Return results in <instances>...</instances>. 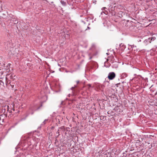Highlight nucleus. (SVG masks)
<instances>
[{"label":"nucleus","instance_id":"nucleus-8","mask_svg":"<svg viewBox=\"0 0 157 157\" xmlns=\"http://www.w3.org/2000/svg\"><path fill=\"white\" fill-rule=\"evenodd\" d=\"M150 38V41H151L152 40H154L155 39V38L154 37H153L151 38Z\"/></svg>","mask_w":157,"mask_h":157},{"label":"nucleus","instance_id":"nucleus-7","mask_svg":"<svg viewBox=\"0 0 157 157\" xmlns=\"http://www.w3.org/2000/svg\"><path fill=\"white\" fill-rule=\"evenodd\" d=\"M127 76V75L125 73H123L121 75V77L122 78H124Z\"/></svg>","mask_w":157,"mask_h":157},{"label":"nucleus","instance_id":"nucleus-11","mask_svg":"<svg viewBox=\"0 0 157 157\" xmlns=\"http://www.w3.org/2000/svg\"><path fill=\"white\" fill-rule=\"evenodd\" d=\"M87 86H88V88H89L90 87H91V85H90V84H88V85H87Z\"/></svg>","mask_w":157,"mask_h":157},{"label":"nucleus","instance_id":"nucleus-5","mask_svg":"<svg viewBox=\"0 0 157 157\" xmlns=\"http://www.w3.org/2000/svg\"><path fill=\"white\" fill-rule=\"evenodd\" d=\"M144 43H145L146 44H147L148 43H151V41H150V38H148L147 39L145 40L144 41Z\"/></svg>","mask_w":157,"mask_h":157},{"label":"nucleus","instance_id":"nucleus-15","mask_svg":"<svg viewBox=\"0 0 157 157\" xmlns=\"http://www.w3.org/2000/svg\"><path fill=\"white\" fill-rule=\"evenodd\" d=\"M119 17H122V16H119Z\"/></svg>","mask_w":157,"mask_h":157},{"label":"nucleus","instance_id":"nucleus-13","mask_svg":"<svg viewBox=\"0 0 157 157\" xmlns=\"http://www.w3.org/2000/svg\"><path fill=\"white\" fill-rule=\"evenodd\" d=\"M105 9V7H103L102 8V10H104Z\"/></svg>","mask_w":157,"mask_h":157},{"label":"nucleus","instance_id":"nucleus-4","mask_svg":"<svg viewBox=\"0 0 157 157\" xmlns=\"http://www.w3.org/2000/svg\"><path fill=\"white\" fill-rule=\"evenodd\" d=\"M144 43H145L146 44H147L148 43H151V41H150V38H148L147 39L145 40L144 41Z\"/></svg>","mask_w":157,"mask_h":157},{"label":"nucleus","instance_id":"nucleus-2","mask_svg":"<svg viewBox=\"0 0 157 157\" xmlns=\"http://www.w3.org/2000/svg\"><path fill=\"white\" fill-rule=\"evenodd\" d=\"M115 77V74L113 72H110L108 75V77L110 80L113 79Z\"/></svg>","mask_w":157,"mask_h":157},{"label":"nucleus","instance_id":"nucleus-17","mask_svg":"<svg viewBox=\"0 0 157 157\" xmlns=\"http://www.w3.org/2000/svg\"><path fill=\"white\" fill-rule=\"evenodd\" d=\"M13 86H14V85H13V86H12V87H13Z\"/></svg>","mask_w":157,"mask_h":157},{"label":"nucleus","instance_id":"nucleus-9","mask_svg":"<svg viewBox=\"0 0 157 157\" xmlns=\"http://www.w3.org/2000/svg\"><path fill=\"white\" fill-rule=\"evenodd\" d=\"M48 121V119H45L44 121V122H43V124H46L47 122Z\"/></svg>","mask_w":157,"mask_h":157},{"label":"nucleus","instance_id":"nucleus-19","mask_svg":"<svg viewBox=\"0 0 157 157\" xmlns=\"http://www.w3.org/2000/svg\"><path fill=\"white\" fill-rule=\"evenodd\" d=\"M88 29H89V27H88Z\"/></svg>","mask_w":157,"mask_h":157},{"label":"nucleus","instance_id":"nucleus-6","mask_svg":"<svg viewBox=\"0 0 157 157\" xmlns=\"http://www.w3.org/2000/svg\"><path fill=\"white\" fill-rule=\"evenodd\" d=\"M60 2L61 4L64 6H66L67 4L66 2H64L63 0H61Z\"/></svg>","mask_w":157,"mask_h":157},{"label":"nucleus","instance_id":"nucleus-18","mask_svg":"<svg viewBox=\"0 0 157 157\" xmlns=\"http://www.w3.org/2000/svg\"><path fill=\"white\" fill-rule=\"evenodd\" d=\"M9 116H10V114H9V115H8V117H9Z\"/></svg>","mask_w":157,"mask_h":157},{"label":"nucleus","instance_id":"nucleus-14","mask_svg":"<svg viewBox=\"0 0 157 157\" xmlns=\"http://www.w3.org/2000/svg\"><path fill=\"white\" fill-rule=\"evenodd\" d=\"M131 46L132 48V46L131 45ZM133 48H134V47L133 46Z\"/></svg>","mask_w":157,"mask_h":157},{"label":"nucleus","instance_id":"nucleus-10","mask_svg":"<svg viewBox=\"0 0 157 157\" xmlns=\"http://www.w3.org/2000/svg\"><path fill=\"white\" fill-rule=\"evenodd\" d=\"M77 87V85H75L74 86V87H72L71 88V89L73 90L74 89V88L76 87Z\"/></svg>","mask_w":157,"mask_h":157},{"label":"nucleus","instance_id":"nucleus-1","mask_svg":"<svg viewBox=\"0 0 157 157\" xmlns=\"http://www.w3.org/2000/svg\"><path fill=\"white\" fill-rule=\"evenodd\" d=\"M2 112L3 113H6L7 115L8 113H10L11 112H12V111L9 110V106L8 105H6L2 107Z\"/></svg>","mask_w":157,"mask_h":157},{"label":"nucleus","instance_id":"nucleus-12","mask_svg":"<svg viewBox=\"0 0 157 157\" xmlns=\"http://www.w3.org/2000/svg\"><path fill=\"white\" fill-rule=\"evenodd\" d=\"M76 83H77V84H78V83H79V81L78 80V81H76Z\"/></svg>","mask_w":157,"mask_h":157},{"label":"nucleus","instance_id":"nucleus-16","mask_svg":"<svg viewBox=\"0 0 157 157\" xmlns=\"http://www.w3.org/2000/svg\"><path fill=\"white\" fill-rule=\"evenodd\" d=\"M13 111H14V109H13Z\"/></svg>","mask_w":157,"mask_h":157},{"label":"nucleus","instance_id":"nucleus-3","mask_svg":"<svg viewBox=\"0 0 157 157\" xmlns=\"http://www.w3.org/2000/svg\"><path fill=\"white\" fill-rule=\"evenodd\" d=\"M120 47L121 48V49L122 50L124 49L125 48V46L122 43L120 44Z\"/></svg>","mask_w":157,"mask_h":157}]
</instances>
